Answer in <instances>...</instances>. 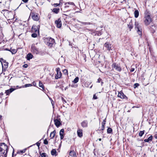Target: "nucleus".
<instances>
[{"label":"nucleus","instance_id":"12","mask_svg":"<svg viewBox=\"0 0 157 157\" xmlns=\"http://www.w3.org/2000/svg\"><path fill=\"white\" fill-rule=\"evenodd\" d=\"M118 97L121 99H127V97L125 95L122 91L118 92Z\"/></svg>","mask_w":157,"mask_h":157},{"label":"nucleus","instance_id":"32","mask_svg":"<svg viewBox=\"0 0 157 157\" xmlns=\"http://www.w3.org/2000/svg\"><path fill=\"white\" fill-rule=\"evenodd\" d=\"M6 50H7V49H6ZM8 50L10 51L12 53V54H15L17 52L16 50L14 49H11L10 50Z\"/></svg>","mask_w":157,"mask_h":157},{"label":"nucleus","instance_id":"60","mask_svg":"<svg viewBox=\"0 0 157 157\" xmlns=\"http://www.w3.org/2000/svg\"><path fill=\"white\" fill-rule=\"evenodd\" d=\"M68 87H66L65 89V90H66L67 89Z\"/></svg>","mask_w":157,"mask_h":157},{"label":"nucleus","instance_id":"46","mask_svg":"<svg viewBox=\"0 0 157 157\" xmlns=\"http://www.w3.org/2000/svg\"><path fill=\"white\" fill-rule=\"evenodd\" d=\"M96 33L98 35V36H100L101 34V32H98L97 31L96 32Z\"/></svg>","mask_w":157,"mask_h":157},{"label":"nucleus","instance_id":"62","mask_svg":"<svg viewBox=\"0 0 157 157\" xmlns=\"http://www.w3.org/2000/svg\"><path fill=\"white\" fill-rule=\"evenodd\" d=\"M86 87H88V86H85Z\"/></svg>","mask_w":157,"mask_h":157},{"label":"nucleus","instance_id":"41","mask_svg":"<svg viewBox=\"0 0 157 157\" xmlns=\"http://www.w3.org/2000/svg\"><path fill=\"white\" fill-rule=\"evenodd\" d=\"M32 86V84H27L25 85V87L31 86Z\"/></svg>","mask_w":157,"mask_h":157},{"label":"nucleus","instance_id":"63","mask_svg":"<svg viewBox=\"0 0 157 157\" xmlns=\"http://www.w3.org/2000/svg\"><path fill=\"white\" fill-rule=\"evenodd\" d=\"M1 94H3V93H2H2H1Z\"/></svg>","mask_w":157,"mask_h":157},{"label":"nucleus","instance_id":"37","mask_svg":"<svg viewBox=\"0 0 157 157\" xmlns=\"http://www.w3.org/2000/svg\"><path fill=\"white\" fill-rule=\"evenodd\" d=\"M39 86L40 87L42 88L43 89H44V86H43L42 82L40 81L39 82Z\"/></svg>","mask_w":157,"mask_h":157},{"label":"nucleus","instance_id":"23","mask_svg":"<svg viewBox=\"0 0 157 157\" xmlns=\"http://www.w3.org/2000/svg\"><path fill=\"white\" fill-rule=\"evenodd\" d=\"M33 57V55L31 53H29L27 56V59L28 60H29Z\"/></svg>","mask_w":157,"mask_h":157},{"label":"nucleus","instance_id":"3","mask_svg":"<svg viewBox=\"0 0 157 157\" xmlns=\"http://www.w3.org/2000/svg\"><path fill=\"white\" fill-rule=\"evenodd\" d=\"M113 70L117 72H120L122 70L121 67L120 63H113L112 65Z\"/></svg>","mask_w":157,"mask_h":157},{"label":"nucleus","instance_id":"15","mask_svg":"<svg viewBox=\"0 0 157 157\" xmlns=\"http://www.w3.org/2000/svg\"><path fill=\"white\" fill-rule=\"evenodd\" d=\"M54 121L56 126L57 127H59L61 124L60 121L57 119H54Z\"/></svg>","mask_w":157,"mask_h":157},{"label":"nucleus","instance_id":"40","mask_svg":"<svg viewBox=\"0 0 157 157\" xmlns=\"http://www.w3.org/2000/svg\"><path fill=\"white\" fill-rule=\"evenodd\" d=\"M40 155L42 157H46V154L45 153H43L40 154Z\"/></svg>","mask_w":157,"mask_h":157},{"label":"nucleus","instance_id":"54","mask_svg":"<svg viewBox=\"0 0 157 157\" xmlns=\"http://www.w3.org/2000/svg\"><path fill=\"white\" fill-rule=\"evenodd\" d=\"M154 137L155 139H157V134H155L154 135Z\"/></svg>","mask_w":157,"mask_h":157},{"label":"nucleus","instance_id":"52","mask_svg":"<svg viewBox=\"0 0 157 157\" xmlns=\"http://www.w3.org/2000/svg\"><path fill=\"white\" fill-rule=\"evenodd\" d=\"M36 145H37V146L38 147H39V146L40 145V143L39 142L36 143Z\"/></svg>","mask_w":157,"mask_h":157},{"label":"nucleus","instance_id":"14","mask_svg":"<svg viewBox=\"0 0 157 157\" xmlns=\"http://www.w3.org/2000/svg\"><path fill=\"white\" fill-rule=\"evenodd\" d=\"M55 23L56 25V26L58 28H60L62 26V22L61 19L59 18L57 20L55 21Z\"/></svg>","mask_w":157,"mask_h":157},{"label":"nucleus","instance_id":"45","mask_svg":"<svg viewBox=\"0 0 157 157\" xmlns=\"http://www.w3.org/2000/svg\"><path fill=\"white\" fill-rule=\"evenodd\" d=\"M8 63L6 62L4 63L3 65H4L6 68H7L8 67Z\"/></svg>","mask_w":157,"mask_h":157},{"label":"nucleus","instance_id":"9","mask_svg":"<svg viewBox=\"0 0 157 157\" xmlns=\"http://www.w3.org/2000/svg\"><path fill=\"white\" fill-rule=\"evenodd\" d=\"M32 19L35 21H38L39 19L38 14L36 13H31Z\"/></svg>","mask_w":157,"mask_h":157},{"label":"nucleus","instance_id":"39","mask_svg":"<svg viewBox=\"0 0 157 157\" xmlns=\"http://www.w3.org/2000/svg\"><path fill=\"white\" fill-rule=\"evenodd\" d=\"M102 128L101 130H99V131H100V133H103V131L104 130L105 128V126H102Z\"/></svg>","mask_w":157,"mask_h":157},{"label":"nucleus","instance_id":"10","mask_svg":"<svg viewBox=\"0 0 157 157\" xmlns=\"http://www.w3.org/2000/svg\"><path fill=\"white\" fill-rule=\"evenodd\" d=\"M57 74L55 76V78L58 79L61 77L62 74L60 71V69L59 68H56Z\"/></svg>","mask_w":157,"mask_h":157},{"label":"nucleus","instance_id":"11","mask_svg":"<svg viewBox=\"0 0 157 157\" xmlns=\"http://www.w3.org/2000/svg\"><path fill=\"white\" fill-rule=\"evenodd\" d=\"M31 50L32 52L36 54H37L39 52L38 49L33 45L31 47Z\"/></svg>","mask_w":157,"mask_h":157},{"label":"nucleus","instance_id":"47","mask_svg":"<svg viewBox=\"0 0 157 157\" xmlns=\"http://www.w3.org/2000/svg\"><path fill=\"white\" fill-rule=\"evenodd\" d=\"M93 98L94 99H97V97L96 96V94L94 95Z\"/></svg>","mask_w":157,"mask_h":157},{"label":"nucleus","instance_id":"5","mask_svg":"<svg viewBox=\"0 0 157 157\" xmlns=\"http://www.w3.org/2000/svg\"><path fill=\"white\" fill-rule=\"evenodd\" d=\"M135 28L137 30V32L138 34L140 35H141L142 29L141 28L140 25H139L138 22H135Z\"/></svg>","mask_w":157,"mask_h":157},{"label":"nucleus","instance_id":"61","mask_svg":"<svg viewBox=\"0 0 157 157\" xmlns=\"http://www.w3.org/2000/svg\"><path fill=\"white\" fill-rule=\"evenodd\" d=\"M2 116H0V119H1V118H2Z\"/></svg>","mask_w":157,"mask_h":157},{"label":"nucleus","instance_id":"13","mask_svg":"<svg viewBox=\"0 0 157 157\" xmlns=\"http://www.w3.org/2000/svg\"><path fill=\"white\" fill-rule=\"evenodd\" d=\"M104 46L109 51L112 50L111 48L112 46L111 44L109 42L105 43L104 44Z\"/></svg>","mask_w":157,"mask_h":157},{"label":"nucleus","instance_id":"35","mask_svg":"<svg viewBox=\"0 0 157 157\" xmlns=\"http://www.w3.org/2000/svg\"><path fill=\"white\" fill-rule=\"evenodd\" d=\"M67 4L68 5H73V6L75 5L74 3L73 2H66V3H65L64 4L65 5H66Z\"/></svg>","mask_w":157,"mask_h":157},{"label":"nucleus","instance_id":"4","mask_svg":"<svg viewBox=\"0 0 157 157\" xmlns=\"http://www.w3.org/2000/svg\"><path fill=\"white\" fill-rule=\"evenodd\" d=\"M45 43L48 46L51 47L55 42L54 39L51 37H48L46 39Z\"/></svg>","mask_w":157,"mask_h":157},{"label":"nucleus","instance_id":"17","mask_svg":"<svg viewBox=\"0 0 157 157\" xmlns=\"http://www.w3.org/2000/svg\"><path fill=\"white\" fill-rule=\"evenodd\" d=\"M64 129H61L59 132V135L60 136V138L61 140L63 139L64 138Z\"/></svg>","mask_w":157,"mask_h":157},{"label":"nucleus","instance_id":"6","mask_svg":"<svg viewBox=\"0 0 157 157\" xmlns=\"http://www.w3.org/2000/svg\"><path fill=\"white\" fill-rule=\"evenodd\" d=\"M2 13H3L4 16L6 17H9V15H13L11 11H9L8 10H3L2 11Z\"/></svg>","mask_w":157,"mask_h":157},{"label":"nucleus","instance_id":"49","mask_svg":"<svg viewBox=\"0 0 157 157\" xmlns=\"http://www.w3.org/2000/svg\"><path fill=\"white\" fill-rule=\"evenodd\" d=\"M59 4H57V3H55L54 4V6H55V7H56V6H58L59 5Z\"/></svg>","mask_w":157,"mask_h":157},{"label":"nucleus","instance_id":"34","mask_svg":"<svg viewBox=\"0 0 157 157\" xmlns=\"http://www.w3.org/2000/svg\"><path fill=\"white\" fill-rule=\"evenodd\" d=\"M128 27L130 29H132L133 28V25L132 22H130L129 24L128 25Z\"/></svg>","mask_w":157,"mask_h":157},{"label":"nucleus","instance_id":"30","mask_svg":"<svg viewBox=\"0 0 157 157\" xmlns=\"http://www.w3.org/2000/svg\"><path fill=\"white\" fill-rule=\"evenodd\" d=\"M97 82H98V83H99L100 82H101V86H102L103 83V82L102 81V79L101 78H99L98 79V81H97Z\"/></svg>","mask_w":157,"mask_h":157},{"label":"nucleus","instance_id":"50","mask_svg":"<svg viewBox=\"0 0 157 157\" xmlns=\"http://www.w3.org/2000/svg\"><path fill=\"white\" fill-rule=\"evenodd\" d=\"M62 101L63 102H64L65 103H66V100L65 99H64V98H62Z\"/></svg>","mask_w":157,"mask_h":157},{"label":"nucleus","instance_id":"16","mask_svg":"<svg viewBox=\"0 0 157 157\" xmlns=\"http://www.w3.org/2000/svg\"><path fill=\"white\" fill-rule=\"evenodd\" d=\"M77 135L78 136L81 137L83 136L82 130L80 129H78L77 131Z\"/></svg>","mask_w":157,"mask_h":157},{"label":"nucleus","instance_id":"44","mask_svg":"<svg viewBox=\"0 0 157 157\" xmlns=\"http://www.w3.org/2000/svg\"><path fill=\"white\" fill-rule=\"evenodd\" d=\"M105 122H106L105 119L104 120L103 122L101 123L102 126H105Z\"/></svg>","mask_w":157,"mask_h":157},{"label":"nucleus","instance_id":"55","mask_svg":"<svg viewBox=\"0 0 157 157\" xmlns=\"http://www.w3.org/2000/svg\"><path fill=\"white\" fill-rule=\"evenodd\" d=\"M33 85L34 86H36V83H35V82H33Z\"/></svg>","mask_w":157,"mask_h":157},{"label":"nucleus","instance_id":"1","mask_svg":"<svg viewBox=\"0 0 157 157\" xmlns=\"http://www.w3.org/2000/svg\"><path fill=\"white\" fill-rule=\"evenodd\" d=\"M0 157H6L8 152V147L5 143L0 144Z\"/></svg>","mask_w":157,"mask_h":157},{"label":"nucleus","instance_id":"24","mask_svg":"<svg viewBox=\"0 0 157 157\" xmlns=\"http://www.w3.org/2000/svg\"><path fill=\"white\" fill-rule=\"evenodd\" d=\"M51 154L52 155H57V151L55 149H53L51 151Z\"/></svg>","mask_w":157,"mask_h":157},{"label":"nucleus","instance_id":"57","mask_svg":"<svg viewBox=\"0 0 157 157\" xmlns=\"http://www.w3.org/2000/svg\"><path fill=\"white\" fill-rule=\"evenodd\" d=\"M63 15H65V16H68V15L65 14H63Z\"/></svg>","mask_w":157,"mask_h":157},{"label":"nucleus","instance_id":"31","mask_svg":"<svg viewBox=\"0 0 157 157\" xmlns=\"http://www.w3.org/2000/svg\"><path fill=\"white\" fill-rule=\"evenodd\" d=\"M112 132V129L110 128H108L107 130V132L108 133H111Z\"/></svg>","mask_w":157,"mask_h":157},{"label":"nucleus","instance_id":"28","mask_svg":"<svg viewBox=\"0 0 157 157\" xmlns=\"http://www.w3.org/2000/svg\"><path fill=\"white\" fill-rule=\"evenodd\" d=\"M144 132L145 130L140 131L139 133V136L140 137L142 136L144 134Z\"/></svg>","mask_w":157,"mask_h":157},{"label":"nucleus","instance_id":"64","mask_svg":"<svg viewBox=\"0 0 157 157\" xmlns=\"http://www.w3.org/2000/svg\"><path fill=\"white\" fill-rule=\"evenodd\" d=\"M1 94H3V93H2H2H1Z\"/></svg>","mask_w":157,"mask_h":157},{"label":"nucleus","instance_id":"2","mask_svg":"<svg viewBox=\"0 0 157 157\" xmlns=\"http://www.w3.org/2000/svg\"><path fill=\"white\" fill-rule=\"evenodd\" d=\"M144 23L147 26L151 22L152 20L151 17V14L149 12L146 10L145 12Z\"/></svg>","mask_w":157,"mask_h":157},{"label":"nucleus","instance_id":"43","mask_svg":"<svg viewBox=\"0 0 157 157\" xmlns=\"http://www.w3.org/2000/svg\"><path fill=\"white\" fill-rule=\"evenodd\" d=\"M44 143L45 144H48V142L47 139H45L44 140Z\"/></svg>","mask_w":157,"mask_h":157},{"label":"nucleus","instance_id":"27","mask_svg":"<svg viewBox=\"0 0 157 157\" xmlns=\"http://www.w3.org/2000/svg\"><path fill=\"white\" fill-rule=\"evenodd\" d=\"M79 22L82 25H89L91 24L90 22H83L80 21H79Z\"/></svg>","mask_w":157,"mask_h":157},{"label":"nucleus","instance_id":"8","mask_svg":"<svg viewBox=\"0 0 157 157\" xmlns=\"http://www.w3.org/2000/svg\"><path fill=\"white\" fill-rule=\"evenodd\" d=\"M40 27V26L39 25L37 26L33 25L32 28V32L39 33Z\"/></svg>","mask_w":157,"mask_h":157},{"label":"nucleus","instance_id":"58","mask_svg":"<svg viewBox=\"0 0 157 157\" xmlns=\"http://www.w3.org/2000/svg\"><path fill=\"white\" fill-rule=\"evenodd\" d=\"M98 140L99 141H101V138H99V139H98Z\"/></svg>","mask_w":157,"mask_h":157},{"label":"nucleus","instance_id":"22","mask_svg":"<svg viewBox=\"0 0 157 157\" xmlns=\"http://www.w3.org/2000/svg\"><path fill=\"white\" fill-rule=\"evenodd\" d=\"M56 133V130H54L52 132L50 133V137L51 139H53L54 138L55 136Z\"/></svg>","mask_w":157,"mask_h":157},{"label":"nucleus","instance_id":"36","mask_svg":"<svg viewBox=\"0 0 157 157\" xmlns=\"http://www.w3.org/2000/svg\"><path fill=\"white\" fill-rule=\"evenodd\" d=\"M1 59L2 60H2H0V61H1V63H2V69H3V63H4L5 62H6V61L5 60L3 59Z\"/></svg>","mask_w":157,"mask_h":157},{"label":"nucleus","instance_id":"18","mask_svg":"<svg viewBox=\"0 0 157 157\" xmlns=\"http://www.w3.org/2000/svg\"><path fill=\"white\" fill-rule=\"evenodd\" d=\"M81 126L83 128H85L87 127L88 122L87 121H84L81 123Z\"/></svg>","mask_w":157,"mask_h":157},{"label":"nucleus","instance_id":"56","mask_svg":"<svg viewBox=\"0 0 157 157\" xmlns=\"http://www.w3.org/2000/svg\"><path fill=\"white\" fill-rule=\"evenodd\" d=\"M69 7V6H68V5H66V6H65V8H67V7Z\"/></svg>","mask_w":157,"mask_h":157},{"label":"nucleus","instance_id":"19","mask_svg":"<svg viewBox=\"0 0 157 157\" xmlns=\"http://www.w3.org/2000/svg\"><path fill=\"white\" fill-rule=\"evenodd\" d=\"M15 89L13 88H11L10 89L7 90L6 91L5 93L6 95H9Z\"/></svg>","mask_w":157,"mask_h":157},{"label":"nucleus","instance_id":"38","mask_svg":"<svg viewBox=\"0 0 157 157\" xmlns=\"http://www.w3.org/2000/svg\"><path fill=\"white\" fill-rule=\"evenodd\" d=\"M63 73L65 75H68V71L67 69H64L63 71Z\"/></svg>","mask_w":157,"mask_h":157},{"label":"nucleus","instance_id":"29","mask_svg":"<svg viewBox=\"0 0 157 157\" xmlns=\"http://www.w3.org/2000/svg\"><path fill=\"white\" fill-rule=\"evenodd\" d=\"M79 80V78L78 77H76L75 79L73 81V82L74 83H77Z\"/></svg>","mask_w":157,"mask_h":157},{"label":"nucleus","instance_id":"7","mask_svg":"<svg viewBox=\"0 0 157 157\" xmlns=\"http://www.w3.org/2000/svg\"><path fill=\"white\" fill-rule=\"evenodd\" d=\"M149 29L151 32L152 33H154L157 29V25L154 24H152L150 26Z\"/></svg>","mask_w":157,"mask_h":157},{"label":"nucleus","instance_id":"53","mask_svg":"<svg viewBox=\"0 0 157 157\" xmlns=\"http://www.w3.org/2000/svg\"><path fill=\"white\" fill-rule=\"evenodd\" d=\"M22 1L25 3H26L28 2V0H22Z\"/></svg>","mask_w":157,"mask_h":157},{"label":"nucleus","instance_id":"20","mask_svg":"<svg viewBox=\"0 0 157 157\" xmlns=\"http://www.w3.org/2000/svg\"><path fill=\"white\" fill-rule=\"evenodd\" d=\"M153 138V136H151L147 139H145L144 140V141L145 142H148L149 141H151Z\"/></svg>","mask_w":157,"mask_h":157},{"label":"nucleus","instance_id":"42","mask_svg":"<svg viewBox=\"0 0 157 157\" xmlns=\"http://www.w3.org/2000/svg\"><path fill=\"white\" fill-rule=\"evenodd\" d=\"M139 86V84L138 83H136L134 84L133 86H134V88H135L136 87H138Z\"/></svg>","mask_w":157,"mask_h":157},{"label":"nucleus","instance_id":"21","mask_svg":"<svg viewBox=\"0 0 157 157\" xmlns=\"http://www.w3.org/2000/svg\"><path fill=\"white\" fill-rule=\"evenodd\" d=\"M70 155L73 157H76V153L73 150L71 151L70 152Z\"/></svg>","mask_w":157,"mask_h":157},{"label":"nucleus","instance_id":"48","mask_svg":"<svg viewBox=\"0 0 157 157\" xmlns=\"http://www.w3.org/2000/svg\"><path fill=\"white\" fill-rule=\"evenodd\" d=\"M28 66V65L27 64H24L23 66V67H24V68H27Z\"/></svg>","mask_w":157,"mask_h":157},{"label":"nucleus","instance_id":"26","mask_svg":"<svg viewBox=\"0 0 157 157\" xmlns=\"http://www.w3.org/2000/svg\"><path fill=\"white\" fill-rule=\"evenodd\" d=\"M59 11V8H54L53 9L52 11L55 13L57 14Z\"/></svg>","mask_w":157,"mask_h":157},{"label":"nucleus","instance_id":"33","mask_svg":"<svg viewBox=\"0 0 157 157\" xmlns=\"http://www.w3.org/2000/svg\"><path fill=\"white\" fill-rule=\"evenodd\" d=\"M39 33H33L32 34V36L33 37L35 38L37 37V34Z\"/></svg>","mask_w":157,"mask_h":157},{"label":"nucleus","instance_id":"59","mask_svg":"<svg viewBox=\"0 0 157 157\" xmlns=\"http://www.w3.org/2000/svg\"><path fill=\"white\" fill-rule=\"evenodd\" d=\"M92 85L90 87V88H92Z\"/></svg>","mask_w":157,"mask_h":157},{"label":"nucleus","instance_id":"51","mask_svg":"<svg viewBox=\"0 0 157 157\" xmlns=\"http://www.w3.org/2000/svg\"><path fill=\"white\" fill-rule=\"evenodd\" d=\"M134 70H135V69L134 68H132L130 71H131V72H132L134 71Z\"/></svg>","mask_w":157,"mask_h":157},{"label":"nucleus","instance_id":"25","mask_svg":"<svg viewBox=\"0 0 157 157\" xmlns=\"http://www.w3.org/2000/svg\"><path fill=\"white\" fill-rule=\"evenodd\" d=\"M134 16L135 18L138 17L139 15V12L138 10H136L134 12Z\"/></svg>","mask_w":157,"mask_h":157}]
</instances>
